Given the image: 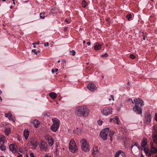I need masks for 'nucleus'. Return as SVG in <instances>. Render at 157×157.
<instances>
[{
	"label": "nucleus",
	"mask_w": 157,
	"mask_h": 157,
	"mask_svg": "<svg viewBox=\"0 0 157 157\" xmlns=\"http://www.w3.org/2000/svg\"><path fill=\"white\" fill-rule=\"evenodd\" d=\"M90 112V109L86 106H79L76 108L75 113L78 116L86 117L88 116Z\"/></svg>",
	"instance_id": "obj_1"
},
{
	"label": "nucleus",
	"mask_w": 157,
	"mask_h": 157,
	"mask_svg": "<svg viewBox=\"0 0 157 157\" xmlns=\"http://www.w3.org/2000/svg\"><path fill=\"white\" fill-rule=\"evenodd\" d=\"M52 121L53 122V124L51 126L50 128L54 132H56L59 127L60 121L57 118H53Z\"/></svg>",
	"instance_id": "obj_2"
},
{
	"label": "nucleus",
	"mask_w": 157,
	"mask_h": 157,
	"mask_svg": "<svg viewBox=\"0 0 157 157\" xmlns=\"http://www.w3.org/2000/svg\"><path fill=\"white\" fill-rule=\"evenodd\" d=\"M81 144V147L83 151L88 152L90 150L89 145L86 140L84 139H82L80 141Z\"/></svg>",
	"instance_id": "obj_3"
},
{
	"label": "nucleus",
	"mask_w": 157,
	"mask_h": 157,
	"mask_svg": "<svg viewBox=\"0 0 157 157\" xmlns=\"http://www.w3.org/2000/svg\"><path fill=\"white\" fill-rule=\"evenodd\" d=\"M69 148L71 151L73 153L75 152L77 147L74 139H71L69 143Z\"/></svg>",
	"instance_id": "obj_4"
},
{
	"label": "nucleus",
	"mask_w": 157,
	"mask_h": 157,
	"mask_svg": "<svg viewBox=\"0 0 157 157\" xmlns=\"http://www.w3.org/2000/svg\"><path fill=\"white\" fill-rule=\"evenodd\" d=\"M109 130V128H107L101 131L100 132V136L103 140H107Z\"/></svg>",
	"instance_id": "obj_5"
},
{
	"label": "nucleus",
	"mask_w": 157,
	"mask_h": 157,
	"mask_svg": "<svg viewBox=\"0 0 157 157\" xmlns=\"http://www.w3.org/2000/svg\"><path fill=\"white\" fill-rule=\"evenodd\" d=\"M48 145L44 140H41L39 145L40 150L42 151L46 152L48 149Z\"/></svg>",
	"instance_id": "obj_6"
},
{
	"label": "nucleus",
	"mask_w": 157,
	"mask_h": 157,
	"mask_svg": "<svg viewBox=\"0 0 157 157\" xmlns=\"http://www.w3.org/2000/svg\"><path fill=\"white\" fill-rule=\"evenodd\" d=\"M112 109L109 107L104 108L103 109L101 110V112L102 114L105 115H108L110 113H111L112 111Z\"/></svg>",
	"instance_id": "obj_7"
},
{
	"label": "nucleus",
	"mask_w": 157,
	"mask_h": 157,
	"mask_svg": "<svg viewBox=\"0 0 157 157\" xmlns=\"http://www.w3.org/2000/svg\"><path fill=\"white\" fill-rule=\"evenodd\" d=\"M141 106L135 105V106L133 108V110L137 114H141L142 113V109Z\"/></svg>",
	"instance_id": "obj_8"
},
{
	"label": "nucleus",
	"mask_w": 157,
	"mask_h": 157,
	"mask_svg": "<svg viewBox=\"0 0 157 157\" xmlns=\"http://www.w3.org/2000/svg\"><path fill=\"white\" fill-rule=\"evenodd\" d=\"M151 116L149 112H147L146 113L145 121L146 124H149L151 122Z\"/></svg>",
	"instance_id": "obj_9"
},
{
	"label": "nucleus",
	"mask_w": 157,
	"mask_h": 157,
	"mask_svg": "<svg viewBox=\"0 0 157 157\" xmlns=\"http://www.w3.org/2000/svg\"><path fill=\"white\" fill-rule=\"evenodd\" d=\"M133 100L135 105H139V104H140L141 106H142L144 105L143 100L140 98H134Z\"/></svg>",
	"instance_id": "obj_10"
},
{
	"label": "nucleus",
	"mask_w": 157,
	"mask_h": 157,
	"mask_svg": "<svg viewBox=\"0 0 157 157\" xmlns=\"http://www.w3.org/2000/svg\"><path fill=\"white\" fill-rule=\"evenodd\" d=\"M87 88L91 91H94L96 89V87L94 84L91 83L88 84Z\"/></svg>",
	"instance_id": "obj_11"
},
{
	"label": "nucleus",
	"mask_w": 157,
	"mask_h": 157,
	"mask_svg": "<svg viewBox=\"0 0 157 157\" xmlns=\"http://www.w3.org/2000/svg\"><path fill=\"white\" fill-rule=\"evenodd\" d=\"M5 116L6 117H8V119L15 122L14 117L11 114V112H9L5 114Z\"/></svg>",
	"instance_id": "obj_12"
},
{
	"label": "nucleus",
	"mask_w": 157,
	"mask_h": 157,
	"mask_svg": "<svg viewBox=\"0 0 157 157\" xmlns=\"http://www.w3.org/2000/svg\"><path fill=\"white\" fill-rule=\"evenodd\" d=\"M9 148L13 152H15L17 151V147L16 145L11 144L9 146Z\"/></svg>",
	"instance_id": "obj_13"
},
{
	"label": "nucleus",
	"mask_w": 157,
	"mask_h": 157,
	"mask_svg": "<svg viewBox=\"0 0 157 157\" xmlns=\"http://www.w3.org/2000/svg\"><path fill=\"white\" fill-rule=\"evenodd\" d=\"M45 139L48 141V144L50 146H52L53 145L54 143V140L52 137L50 136H48Z\"/></svg>",
	"instance_id": "obj_14"
},
{
	"label": "nucleus",
	"mask_w": 157,
	"mask_h": 157,
	"mask_svg": "<svg viewBox=\"0 0 157 157\" xmlns=\"http://www.w3.org/2000/svg\"><path fill=\"white\" fill-rule=\"evenodd\" d=\"M30 143L33 145V148L36 149L37 146V141L33 139H31L30 141Z\"/></svg>",
	"instance_id": "obj_15"
},
{
	"label": "nucleus",
	"mask_w": 157,
	"mask_h": 157,
	"mask_svg": "<svg viewBox=\"0 0 157 157\" xmlns=\"http://www.w3.org/2000/svg\"><path fill=\"white\" fill-rule=\"evenodd\" d=\"M147 144V140L146 138L144 137L141 143V145L142 147H144L146 146Z\"/></svg>",
	"instance_id": "obj_16"
},
{
	"label": "nucleus",
	"mask_w": 157,
	"mask_h": 157,
	"mask_svg": "<svg viewBox=\"0 0 157 157\" xmlns=\"http://www.w3.org/2000/svg\"><path fill=\"white\" fill-rule=\"evenodd\" d=\"M29 135V132L28 130L25 129L24 132V136L25 140H26Z\"/></svg>",
	"instance_id": "obj_17"
},
{
	"label": "nucleus",
	"mask_w": 157,
	"mask_h": 157,
	"mask_svg": "<svg viewBox=\"0 0 157 157\" xmlns=\"http://www.w3.org/2000/svg\"><path fill=\"white\" fill-rule=\"evenodd\" d=\"M101 47V45L99 44L98 43H96V44L94 46V49L96 50H100Z\"/></svg>",
	"instance_id": "obj_18"
},
{
	"label": "nucleus",
	"mask_w": 157,
	"mask_h": 157,
	"mask_svg": "<svg viewBox=\"0 0 157 157\" xmlns=\"http://www.w3.org/2000/svg\"><path fill=\"white\" fill-rule=\"evenodd\" d=\"M144 151L146 154L148 156H150L151 155V153L149 151L148 148L144 147Z\"/></svg>",
	"instance_id": "obj_19"
},
{
	"label": "nucleus",
	"mask_w": 157,
	"mask_h": 157,
	"mask_svg": "<svg viewBox=\"0 0 157 157\" xmlns=\"http://www.w3.org/2000/svg\"><path fill=\"white\" fill-rule=\"evenodd\" d=\"M153 140L154 142L156 143H157V133L154 132L153 133L152 136Z\"/></svg>",
	"instance_id": "obj_20"
},
{
	"label": "nucleus",
	"mask_w": 157,
	"mask_h": 157,
	"mask_svg": "<svg viewBox=\"0 0 157 157\" xmlns=\"http://www.w3.org/2000/svg\"><path fill=\"white\" fill-rule=\"evenodd\" d=\"M49 96L53 99H55L57 97L56 94L54 92H51L49 94Z\"/></svg>",
	"instance_id": "obj_21"
},
{
	"label": "nucleus",
	"mask_w": 157,
	"mask_h": 157,
	"mask_svg": "<svg viewBox=\"0 0 157 157\" xmlns=\"http://www.w3.org/2000/svg\"><path fill=\"white\" fill-rule=\"evenodd\" d=\"M33 124L34 125L35 127L37 128L39 127V121L38 120H35L33 121Z\"/></svg>",
	"instance_id": "obj_22"
},
{
	"label": "nucleus",
	"mask_w": 157,
	"mask_h": 157,
	"mask_svg": "<svg viewBox=\"0 0 157 157\" xmlns=\"http://www.w3.org/2000/svg\"><path fill=\"white\" fill-rule=\"evenodd\" d=\"M151 151L152 152L155 153L157 152V149L153 146H152Z\"/></svg>",
	"instance_id": "obj_23"
},
{
	"label": "nucleus",
	"mask_w": 157,
	"mask_h": 157,
	"mask_svg": "<svg viewBox=\"0 0 157 157\" xmlns=\"http://www.w3.org/2000/svg\"><path fill=\"white\" fill-rule=\"evenodd\" d=\"M10 128H7L5 129V132L6 134L8 135L10 133Z\"/></svg>",
	"instance_id": "obj_24"
},
{
	"label": "nucleus",
	"mask_w": 157,
	"mask_h": 157,
	"mask_svg": "<svg viewBox=\"0 0 157 157\" xmlns=\"http://www.w3.org/2000/svg\"><path fill=\"white\" fill-rule=\"evenodd\" d=\"M118 152L119 155H121L123 157H126L125 154L123 151L121 150H119L118 151Z\"/></svg>",
	"instance_id": "obj_25"
},
{
	"label": "nucleus",
	"mask_w": 157,
	"mask_h": 157,
	"mask_svg": "<svg viewBox=\"0 0 157 157\" xmlns=\"http://www.w3.org/2000/svg\"><path fill=\"white\" fill-rule=\"evenodd\" d=\"M99 152V151L98 149L96 150H94L93 153V154L94 156H97V155L98 154Z\"/></svg>",
	"instance_id": "obj_26"
},
{
	"label": "nucleus",
	"mask_w": 157,
	"mask_h": 157,
	"mask_svg": "<svg viewBox=\"0 0 157 157\" xmlns=\"http://www.w3.org/2000/svg\"><path fill=\"white\" fill-rule=\"evenodd\" d=\"M87 5V3L86 1L84 0H83L82 3V7L83 8H85L86 6Z\"/></svg>",
	"instance_id": "obj_27"
},
{
	"label": "nucleus",
	"mask_w": 157,
	"mask_h": 157,
	"mask_svg": "<svg viewBox=\"0 0 157 157\" xmlns=\"http://www.w3.org/2000/svg\"><path fill=\"white\" fill-rule=\"evenodd\" d=\"M0 149L2 151H5L6 150V146L3 144H2L0 146Z\"/></svg>",
	"instance_id": "obj_28"
},
{
	"label": "nucleus",
	"mask_w": 157,
	"mask_h": 157,
	"mask_svg": "<svg viewBox=\"0 0 157 157\" xmlns=\"http://www.w3.org/2000/svg\"><path fill=\"white\" fill-rule=\"evenodd\" d=\"M45 14V13H40V17L43 19H44L45 17V16L44 15Z\"/></svg>",
	"instance_id": "obj_29"
},
{
	"label": "nucleus",
	"mask_w": 157,
	"mask_h": 157,
	"mask_svg": "<svg viewBox=\"0 0 157 157\" xmlns=\"http://www.w3.org/2000/svg\"><path fill=\"white\" fill-rule=\"evenodd\" d=\"M134 146H136L139 150L140 149V146L138 145V143L137 142L135 143L133 145H132L131 149H132Z\"/></svg>",
	"instance_id": "obj_30"
},
{
	"label": "nucleus",
	"mask_w": 157,
	"mask_h": 157,
	"mask_svg": "<svg viewBox=\"0 0 157 157\" xmlns=\"http://www.w3.org/2000/svg\"><path fill=\"white\" fill-rule=\"evenodd\" d=\"M115 133V132L113 131H110L109 136H112Z\"/></svg>",
	"instance_id": "obj_31"
},
{
	"label": "nucleus",
	"mask_w": 157,
	"mask_h": 157,
	"mask_svg": "<svg viewBox=\"0 0 157 157\" xmlns=\"http://www.w3.org/2000/svg\"><path fill=\"white\" fill-rule=\"evenodd\" d=\"M132 17V15L131 14L128 13L126 16V18L129 20Z\"/></svg>",
	"instance_id": "obj_32"
},
{
	"label": "nucleus",
	"mask_w": 157,
	"mask_h": 157,
	"mask_svg": "<svg viewBox=\"0 0 157 157\" xmlns=\"http://www.w3.org/2000/svg\"><path fill=\"white\" fill-rule=\"evenodd\" d=\"M153 129L155 132H154L157 133V124L153 126Z\"/></svg>",
	"instance_id": "obj_33"
},
{
	"label": "nucleus",
	"mask_w": 157,
	"mask_h": 157,
	"mask_svg": "<svg viewBox=\"0 0 157 157\" xmlns=\"http://www.w3.org/2000/svg\"><path fill=\"white\" fill-rule=\"evenodd\" d=\"M5 141V138L4 136H2L1 137L0 139V141L1 142H2V143H3Z\"/></svg>",
	"instance_id": "obj_34"
},
{
	"label": "nucleus",
	"mask_w": 157,
	"mask_h": 157,
	"mask_svg": "<svg viewBox=\"0 0 157 157\" xmlns=\"http://www.w3.org/2000/svg\"><path fill=\"white\" fill-rule=\"evenodd\" d=\"M32 52H33L35 54L37 55L38 54V53L40 52V51H37V52H36V49H33L32 51Z\"/></svg>",
	"instance_id": "obj_35"
},
{
	"label": "nucleus",
	"mask_w": 157,
	"mask_h": 157,
	"mask_svg": "<svg viewBox=\"0 0 157 157\" xmlns=\"http://www.w3.org/2000/svg\"><path fill=\"white\" fill-rule=\"evenodd\" d=\"M113 119V121L114 122L119 120L117 116H115Z\"/></svg>",
	"instance_id": "obj_36"
},
{
	"label": "nucleus",
	"mask_w": 157,
	"mask_h": 157,
	"mask_svg": "<svg viewBox=\"0 0 157 157\" xmlns=\"http://www.w3.org/2000/svg\"><path fill=\"white\" fill-rule=\"evenodd\" d=\"M127 101L128 102H131L132 103V104H134V101H133L132 100L131 98H129L128 99V100H127Z\"/></svg>",
	"instance_id": "obj_37"
},
{
	"label": "nucleus",
	"mask_w": 157,
	"mask_h": 157,
	"mask_svg": "<svg viewBox=\"0 0 157 157\" xmlns=\"http://www.w3.org/2000/svg\"><path fill=\"white\" fill-rule=\"evenodd\" d=\"M58 69L57 68H56L55 69H53L52 70V73H53L55 72H56L58 71Z\"/></svg>",
	"instance_id": "obj_38"
},
{
	"label": "nucleus",
	"mask_w": 157,
	"mask_h": 157,
	"mask_svg": "<svg viewBox=\"0 0 157 157\" xmlns=\"http://www.w3.org/2000/svg\"><path fill=\"white\" fill-rule=\"evenodd\" d=\"M97 122L98 124L100 125H101L103 122L101 120H98Z\"/></svg>",
	"instance_id": "obj_39"
},
{
	"label": "nucleus",
	"mask_w": 157,
	"mask_h": 157,
	"mask_svg": "<svg viewBox=\"0 0 157 157\" xmlns=\"http://www.w3.org/2000/svg\"><path fill=\"white\" fill-rule=\"evenodd\" d=\"M142 33L143 35V39L144 40H145V37H147V36H145L144 35L145 34H146V33H145L144 32H142Z\"/></svg>",
	"instance_id": "obj_40"
},
{
	"label": "nucleus",
	"mask_w": 157,
	"mask_h": 157,
	"mask_svg": "<svg viewBox=\"0 0 157 157\" xmlns=\"http://www.w3.org/2000/svg\"><path fill=\"white\" fill-rule=\"evenodd\" d=\"M130 57L132 59H134L135 58V56L133 54H131L130 55Z\"/></svg>",
	"instance_id": "obj_41"
},
{
	"label": "nucleus",
	"mask_w": 157,
	"mask_h": 157,
	"mask_svg": "<svg viewBox=\"0 0 157 157\" xmlns=\"http://www.w3.org/2000/svg\"><path fill=\"white\" fill-rule=\"evenodd\" d=\"M108 54L107 53H105V54L102 55L101 56V57H107L108 56Z\"/></svg>",
	"instance_id": "obj_42"
},
{
	"label": "nucleus",
	"mask_w": 157,
	"mask_h": 157,
	"mask_svg": "<svg viewBox=\"0 0 157 157\" xmlns=\"http://www.w3.org/2000/svg\"><path fill=\"white\" fill-rule=\"evenodd\" d=\"M72 52V54H71V55H72V56H74L75 55V51L74 50H72V51H71L70 52Z\"/></svg>",
	"instance_id": "obj_43"
},
{
	"label": "nucleus",
	"mask_w": 157,
	"mask_h": 157,
	"mask_svg": "<svg viewBox=\"0 0 157 157\" xmlns=\"http://www.w3.org/2000/svg\"><path fill=\"white\" fill-rule=\"evenodd\" d=\"M119 154L118 153V152L117 151L115 155V157H118Z\"/></svg>",
	"instance_id": "obj_44"
},
{
	"label": "nucleus",
	"mask_w": 157,
	"mask_h": 157,
	"mask_svg": "<svg viewBox=\"0 0 157 157\" xmlns=\"http://www.w3.org/2000/svg\"><path fill=\"white\" fill-rule=\"evenodd\" d=\"M19 151L21 153L23 152V151L22 148H19Z\"/></svg>",
	"instance_id": "obj_45"
},
{
	"label": "nucleus",
	"mask_w": 157,
	"mask_h": 157,
	"mask_svg": "<svg viewBox=\"0 0 157 157\" xmlns=\"http://www.w3.org/2000/svg\"><path fill=\"white\" fill-rule=\"evenodd\" d=\"M40 44V42L38 41L37 42L33 43V45H35V44H38H38Z\"/></svg>",
	"instance_id": "obj_46"
},
{
	"label": "nucleus",
	"mask_w": 157,
	"mask_h": 157,
	"mask_svg": "<svg viewBox=\"0 0 157 157\" xmlns=\"http://www.w3.org/2000/svg\"><path fill=\"white\" fill-rule=\"evenodd\" d=\"M30 155L31 157H35V156L32 153H30Z\"/></svg>",
	"instance_id": "obj_47"
},
{
	"label": "nucleus",
	"mask_w": 157,
	"mask_h": 157,
	"mask_svg": "<svg viewBox=\"0 0 157 157\" xmlns=\"http://www.w3.org/2000/svg\"><path fill=\"white\" fill-rule=\"evenodd\" d=\"M65 21L67 24H69L70 23V22L67 19H66L65 20Z\"/></svg>",
	"instance_id": "obj_48"
},
{
	"label": "nucleus",
	"mask_w": 157,
	"mask_h": 157,
	"mask_svg": "<svg viewBox=\"0 0 157 157\" xmlns=\"http://www.w3.org/2000/svg\"><path fill=\"white\" fill-rule=\"evenodd\" d=\"M155 119L156 121L157 122V113H156L155 114Z\"/></svg>",
	"instance_id": "obj_49"
},
{
	"label": "nucleus",
	"mask_w": 157,
	"mask_h": 157,
	"mask_svg": "<svg viewBox=\"0 0 157 157\" xmlns=\"http://www.w3.org/2000/svg\"><path fill=\"white\" fill-rule=\"evenodd\" d=\"M44 46L45 47L48 46H49V44L48 42L45 43Z\"/></svg>",
	"instance_id": "obj_50"
},
{
	"label": "nucleus",
	"mask_w": 157,
	"mask_h": 157,
	"mask_svg": "<svg viewBox=\"0 0 157 157\" xmlns=\"http://www.w3.org/2000/svg\"><path fill=\"white\" fill-rule=\"evenodd\" d=\"M58 152V150H57V147L56 148V150L55 151V152H54V153L55 154H56L57 152Z\"/></svg>",
	"instance_id": "obj_51"
},
{
	"label": "nucleus",
	"mask_w": 157,
	"mask_h": 157,
	"mask_svg": "<svg viewBox=\"0 0 157 157\" xmlns=\"http://www.w3.org/2000/svg\"><path fill=\"white\" fill-rule=\"evenodd\" d=\"M110 97L113 100H114V96L113 95H111Z\"/></svg>",
	"instance_id": "obj_52"
},
{
	"label": "nucleus",
	"mask_w": 157,
	"mask_h": 157,
	"mask_svg": "<svg viewBox=\"0 0 157 157\" xmlns=\"http://www.w3.org/2000/svg\"><path fill=\"white\" fill-rule=\"evenodd\" d=\"M44 157H51V155H48L46 154L45 156Z\"/></svg>",
	"instance_id": "obj_53"
},
{
	"label": "nucleus",
	"mask_w": 157,
	"mask_h": 157,
	"mask_svg": "<svg viewBox=\"0 0 157 157\" xmlns=\"http://www.w3.org/2000/svg\"><path fill=\"white\" fill-rule=\"evenodd\" d=\"M87 44L88 46H90V42H88L87 43Z\"/></svg>",
	"instance_id": "obj_54"
},
{
	"label": "nucleus",
	"mask_w": 157,
	"mask_h": 157,
	"mask_svg": "<svg viewBox=\"0 0 157 157\" xmlns=\"http://www.w3.org/2000/svg\"><path fill=\"white\" fill-rule=\"evenodd\" d=\"M112 121H113V118H110V119H109V121L110 122H111Z\"/></svg>",
	"instance_id": "obj_55"
},
{
	"label": "nucleus",
	"mask_w": 157,
	"mask_h": 157,
	"mask_svg": "<svg viewBox=\"0 0 157 157\" xmlns=\"http://www.w3.org/2000/svg\"><path fill=\"white\" fill-rule=\"evenodd\" d=\"M17 157H22V155L21 154H20L18 155Z\"/></svg>",
	"instance_id": "obj_56"
},
{
	"label": "nucleus",
	"mask_w": 157,
	"mask_h": 157,
	"mask_svg": "<svg viewBox=\"0 0 157 157\" xmlns=\"http://www.w3.org/2000/svg\"><path fill=\"white\" fill-rule=\"evenodd\" d=\"M110 140L111 141H112V139H113L112 136H110Z\"/></svg>",
	"instance_id": "obj_57"
},
{
	"label": "nucleus",
	"mask_w": 157,
	"mask_h": 157,
	"mask_svg": "<svg viewBox=\"0 0 157 157\" xmlns=\"http://www.w3.org/2000/svg\"><path fill=\"white\" fill-rule=\"evenodd\" d=\"M117 121V124L118 125L119 124L118 120L116 121Z\"/></svg>",
	"instance_id": "obj_58"
},
{
	"label": "nucleus",
	"mask_w": 157,
	"mask_h": 157,
	"mask_svg": "<svg viewBox=\"0 0 157 157\" xmlns=\"http://www.w3.org/2000/svg\"><path fill=\"white\" fill-rule=\"evenodd\" d=\"M130 84V82H128V83H127V85H129Z\"/></svg>",
	"instance_id": "obj_59"
},
{
	"label": "nucleus",
	"mask_w": 157,
	"mask_h": 157,
	"mask_svg": "<svg viewBox=\"0 0 157 157\" xmlns=\"http://www.w3.org/2000/svg\"><path fill=\"white\" fill-rule=\"evenodd\" d=\"M83 44H85L86 43V41H85V40H84L83 42Z\"/></svg>",
	"instance_id": "obj_60"
},
{
	"label": "nucleus",
	"mask_w": 157,
	"mask_h": 157,
	"mask_svg": "<svg viewBox=\"0 0 157 157\" xmlns=\"http://www.w3.org/2000/svg\"><path fill=\"white\" fill-rule=\"evenodd\" d=\"M2 93V91L0 90V95Z\"/></svg>",
	"instance_id": "obj_61"
},
{
	"label": "nucleus",
	"mask_w": 157,
	"mask_h": 157,
	"mask_svg": "<svg viewBox=\"0 0 157 157\" xmlns=\"http://www.w3.org/2000/svg\"><path fill=\"white\" fill-rule=\"evenodd\" d=\"M67 28H64V30H65V31L67 30Z\"/></svg>",
	"instance_id": "obj_62"
},
{
	"label": "nucleus",
	"mask_w": 157,
	"mask_h": 157,
	"mask_svg": "<svg viewBox=\"0 0 157 157\" xmlns=\"http://www.w3.org/2000/svg\"><path fill=\"white\" fill-rule=\"evenodd\" d=\"M0 100L2 101V98L1 97H0Z\"/></svg>",
	"instance_id": "obj_63"
},
{
	"label": "nucleus",
	"mask_w": 157,
	"mask_h": 157,
	"mask_svg": "<svg viewBox=\"0 0 157 157\" xmlns=\"http://www.w3.org/2000/svg\"><path fill=\"white\" fill-rule=\"evenodd\" d=\"M34 45L33 46V48H36V46L35 45Z\"/></svg>",
	"instance_id": "obj_64"
}]
</instances>
